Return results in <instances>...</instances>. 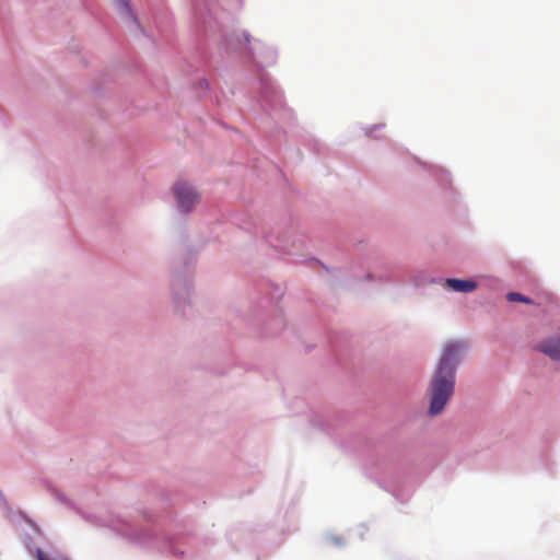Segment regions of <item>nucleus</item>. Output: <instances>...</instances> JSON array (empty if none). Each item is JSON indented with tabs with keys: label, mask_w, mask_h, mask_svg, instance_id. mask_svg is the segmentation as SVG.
Here are the masks:
<instances>
[{
	"label": "nucleus",
	"mask_w": 560,
	"mask_h": 560,
	"mask_svg": "<svg viewBox=\"0 0 560 560\" xmlns=\"http://www.w3.org/2000/svg\"><path fill=\"white\" fill-rule=\"evenodd\" d=\"M464 349V345L458 341L448 342L443 348L429 388L431 416L440 415L454 393L455 368Z\"/></svg>",
	"instance_id": "obj_1"
},
{
	"label": "nucleus",
	"mask_w": 560,
	"mask_h": 560,
	"mask_svg": "<svg viewBox=\"0 0 560 560\" xmlns=\"http://www.w3.org/2000/svg\"><path fill=\"white\" fill-rule=\"evenodd\" d=\"M174 194L177 198L179 207L185 211H190L199 201V195L191 185L184 180H178L174 185Z\"/></svg>",
	"instance_id": "obj_2"
},
{
	"label": "nucleus",
	"mask_w": 560,
	"mask_h": 560,
	"mask_svg": "<svg viewBox=\"0 0 560 560\" xmlns=\"http://www.w3.org/2000/svg\"><path fill=\"white\" fill-rule=\"evenodd\" d=\"M445 285L456 292L468 293L477 288V283L472 280H462L450 278L445 280Z\"/></svg>",
	"instance_id": "obj_3"
},
{
	"label": "nucleus",
	"mask_w": 560,
	"mask_h": 560,
	"mask_svg": "<svg viewBox=\"0 0 560 560\" xmlns=\"http://www.w3.org/2000/svg\"><path fill=\"white\" fill-rule=\"evenodd\" d=\"M539 351L551 358L552 360H560V339L553 338L541 342L538 346Z\"/></svg>",
	"instance_id": "obj_4"
},
{
	"label": "nucleus",
	"mask_w": 560,
	"mask_h": 560,
	"mask_svg": "<svg viewBox=\"0 0 560 560\" xmlns=\"http://www.w3.org/2000/svg\"><path fill=\"white\" fill-rule=\"evenodd\" d=\"M508 300L511 301V302H522V303H526V304H533V300L528 299L527 296L521 294V293H517V292H510L508 295H506Z\"/></svg>",
	"instance_id": "obj_5"
},
{
	"label": "nucleus",
	"mask_w": 560,
	"mask_h": 560,
	"mask_svg": "<svg viewBox=\"0 0 560 560\" xmlns=\"http://www.w3.org/2000/svg\"><path fill=\"white\" fill-rule=\"evenodd\" d=\"M117 3L120 8H122L126 11V13H128L132 19H135V16L131 13L128 0H117Z\"/></svg>",
	"instance_id": "obj_6"
}]
</instances>
